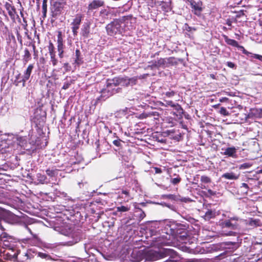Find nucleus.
Here are the masks:
<instances>
[{
  "mask_svg": "<svg viewBox=\"0 0 262 262\" xmlns=\"http://www.w3.org/2000/svg\"><path fill=\"white\" fill-rule=\"evenodd\" d=\"M7 9L8 11L9 15L11 17H14L15 14V9L13 6H11L10 4L7 6Z\"/></svg>",
  "mask_w": 262,
  "mask_h": 262,
  "instance_id": "c85d7f7f",
  "label": "nucleus"
},
{
  "mask_svg": "<svg viewBox=\"0 0 262 262\" xmlns=\"http://www.w3.org/2000/svg\"><path fill=\"white\" fill-rule=\"evenodd\" d=\"M176 112L173 113L174 115H176L178 118H182V115L184 113V110L180 105L178 103H176L173 107H172Z\"/></svg>",
  "mask_w": 262,
  "mask_h": 262,
  "instance_id": "5701e85b",
  "label": "nucleus"
},
{
  "mask_svg": "<svg viewBox=\"0 0 262 262\" xmlns=\"http://www.w3.org/2000/svg\"><path fill=\"white\" fill-rule=\"evenodd\" d=\"M42 10H47V4L45 2L42 3Z\"/></svg>",
  "mask_w": 262,
  "mask_h": 262,
  "instance_id": "0e129e2a",
  "label": "nucleus"
},
{
  "mask_svg": "<svg viewBox=\"0 0 262 262\" xmlns=\"http://www.w3.org/2000/svg\"><path fill=\"white\" fill-rule=\"evenodd\" d=\"M188 2L192 9V11L194 14L198 16L200 15L202 11H203L202 2L201 1L196 2L194 0H190Z\"/></svg>",
  "mask_w": 262,
  "mask_h": 262,
  "instance_id": "9b49d317",
  "label": "nucleus"
},
{
  "mask_svg": "<svg viewBox=\"0 0 262 262\" xmlns=\"http://www.w3.org/2000/svg\"><path fill=\"white\" fill-rule=\"evenodd\" d=\"M63 46L61 32H59L57 35V50L58 52V56L60 58H62L63 57Z\"/></svg>",
  "mask_w": 262,
  "mask_h": 262,
  "instance_id": "dca6fc26",
  "label": "nucleus"
},
{
  "mask_svg": "<svg viewBox=\"0 0 262 262\" xmlns=\"http://www.w3.org/2000/svg\"><path fill=\"white\" fill-rule=\"evenodd\" d=\"M48 48L50 56L52 55H55V53L54 52V47L52 43H50Z\"/></svg>",
  "mask_w": 262,
  "mask_h": 262,
  "instance_id": "e433bc0d",
  "label": "nucleus"
},
{
  "mask_svg": "<svg viewBox=\"0 0 262 262\" xmlns=\"http://www.w3.org/2000/svg\"><path fill=\"white\" fill-rule=\"evenodd\" d=\"M166 233L172 235L174 238L182 243H187L189 240L187 233L188 226L185 224L173 222L170 225H167Z\"/></svg>",
  "mask_w": 262,
  "mask_h": 262,
  "instance_id": "7ed1b4c3",
  "label": "nucleus"
},
{
  "mask_svg": "<svg viewBox=\"0 0 262 262\" xmlns=\"http://www.w3.org/2000/svg\"><path fill=\"white\" fill-rule=\"evenodd\" d=\"M224 39L225 42L229 45L232 46L233 47H237L239 46L238 42L234 39L229 38L226 35H224Z\"/></svg>",
  "mask_w": 262,
  "mask_h": 262,
  "instance_id": "a878e982",
  "label": "nucleus"
},
{
  "mask_svg": "<svg viewBox=\"0 0 262 262\" xmlns=\"http://www.w3.org/2000/svg\"><path fill=\"white\" fill-rule=\"evenodd\" d=\"M90 22H87L83 24L81 29L82 34L84 37H88L90 33Z\"/></svg>",
  "mask_w": 262,
  "mask_h": 262,
  "instance_id": "b1692460",
  "label": "nucleus"
},
{
  "mask_svg": "<svg viewBox=\"0 0 262 262\" xmlns=\"http://www.w3.org/2000/svg\"><path fill=\"white\" fill-rule=\"evenodd\" d=\"M227 218V220L221 223L223 228H227L233 230L240 228V224L242 222V219L237 216H228Z\"/></svg>",
  "mask_w": 262,
  "mask_h": 262,
  "instance_id": "6e6552de",
  "label": "nucleus"
},
{
  "mask_svg": "<svg viewBox=\"0 0 262 262\" xmlns=\"http://www.w3.org/2000/svg\"><path fill=\"white\" fill-rule=\"evenodd\" d=\"M24 52V60L25 62H27L31 58V54L27 49H25Z\"/></svg>",
  "mask_w": 262,
  "mask_h": 262,
  "instance_id": "2f4dec72",
  "label": "nucleus"
},
{
  "mask_svg": "<svg viewBox=\"0 0 262 262\" xmlns=\"http://www.w3.org/2000/svg\"><path fill=\"white\" fill-rule=\"evenodd\" d=\"M239 50H241L242 51L243 53L245 54V55H249V54H251V53L249 52L248 51H247V50H246L244 48V47L242 46H240L239 45V46L237 48Z\"/></svg>",
  "mask_w": 262,
  "mask_h": 262,
  "instance_id": "79ce46f5",
  "label": "nucleus"
},
{
  "mask_svg": "<svg viewBox=\"0 0 262 262\" xmlns=\"http://www.w3.org/2000/svg\"><path fill=\"white\" fill-rule=\"evenodd\" d=\"M201 181L204 183H209L211 182V179L207 176H202L201 177Z\"/></svg>",
  "mask_w": 262,
  "mask_h": 262,
  "instance_id": "72a5a7b5",
  "label": "nucleus"
},
{
  "mask_svg": "<svg viewBox=\"0 0 262 262\" xmlns=\"http://www.w3.org/2000/svg\"><path fill=\"white\" fill-rule=\"evenodd\" d=\"M17 37L18 40L21 43V42H22L21 36L20 35V34L18 33H17Z\"/></svg>",
  "mask_w": 262,
  "mask_h": 262,
  "instance_id": "69168bd1",
  "label": "nucleus"
},
{
  "mask_svg": "<svg viewBox=\"0 0 262 262\" xmlns=\"http://www.w3.org/2000/svg\"><path fill=\"white\" fill-rule=\"evenodd\" d=\"M172 58H160L157 60L158 68H165L168 67L169 64L172 62Z\"/></svg>",
  "mask_w": 262,
  "mask_h": 262,
  "instance_id": "a211bd4d",
  "label": "nucleus"
},
{
  "mask_svg": "<svg viewBox=\"0 0 262 262\" xmlns=\"http://www.w3.org/2000/svg\"><path fill=\"white\" fill-rule=\"evenodd\" d=\"M66 5L57 3H51V10L52 16L57 18L60 15L62 14L64 11V8Z\"/></svg>",
  "mask_w": 262,
  "mask_h": 262,
  "instance_id": "9d476101",
  "label": "nucleus"
},
{
  "mask_svg": "<svg viewBox=\"0 0 262 262\" xmlns=\"http://www.w3.org/2000/svg\"><path fill=\"white\" fill-rule=\"evenodd\" d=\"M136 216L139 218L140 221L143 220L145 216V213L141 209L137 210L136 211Z\"/></svg>",
  "mask_w": 262,
  "mask_h": 262,
  "instance_id": "7c9ffc66",
  "label": "nucleus"
},
{
  "mask_svg": "<svg viewBox=\"0 0 262 262\" xmlns=\"http://www.w3.org/2000/svg\"><path fill=\"white\" fill-rule=\"evenodd\" d=\"M72 83V81H71L70 82H64L63 85V86H62V89H63V90L68 89L70 87V86L71 85Z\"/></svg>",
  "mask_w": 262,
  "mask_h": 262,
  "instance_id": "de8ad7c7",
  "label": "nucleus"
},
{
  "mask_svg": "<svg viewBox=\"0 0 262 262\" xmlns=\"http://www.w3.org/2000/svg\"><path fill=\"white\" fill-rule=\"evenodd\" d=\"M228 100V99L226 97H223L220 99L221 102H225L227 101Z\"/></svg>",
  "mask_w": 262,
  "mask_h": 262,
  "instance_id": "774afa93",
  "label": "nucleus"
},
{
  "mask_svg": "<svg viewBox=\"0 0 262 262\" xmlns=\"http://www.w3.org/2000/svg\"><path fill=\"white\" fill-rule=\"evenodd\" d=\"M259 222L258 220H251L249 221V225L251 226L256 227L259 226Z\"/></svg>",
  "mask_w": 262,
  "mask_h": 262,
  "instance_id": "58836bf2",
  "label": "nucleus"
},
{
  "mask_svg": "<svg viewBox=\"0 0 262 262\" xmlns=\"http://www.w3.org/2000/svg\"><path fill=\"white\" fill-rule=\"evenodd\" d=\"M176 104L175 103L173 102L172 101H165V103H162L161 105L163 106L167 107L168 106H170L171 107H173Z\"/></svg>",
  "mask_w": 262,
  "mask_h": 262,
  "instance_id": "4c0bfd02",
  "label": "nucleus"
},
{
  "mask_svg": "<svg viewBox=\"0 0 262 262\" xmlns=\"http://www.w3.org/2000/svg\"><path fill=\"white\" fill-rule=\"evenodd\" d=\"M220 213V211H216L215 210L207 209L204 215V219L206 221H209L211 219L215 218L217 215Z\"/></svg>",
  "mask_w": 262,
  "mask_h": 262,
  "instance_id": "f3484780",
  "label": "nucleus"
},
{
  "mask_svg": "<svg viewBox=\"0 0 262 262\" xmlns=\"http://www.w3.org/2000/svg\"><path fill=\"white\" fill-rule=\"evenodd\" d=\"M185 30L191 32L196 31V29L195 28L190 27L187 25H186Z\"/></svg>",
  "mask_w": 262,
  "mask_h": 262,
  "instance_id": "8fccbe9b",
  "label": "nucleus"
},
{
  "mask_svg": "<svg viewBox=\"0 0 262 262\" xmlns=\"http://www.w3.org/2000/svg\"><path fill=\"white\" fill-rule=\"evenodd\" d=\"M83 63L82 58L81 56V52L79 50L76 49L75 51V55L74 57V61L73 64L75 67L79 66Z\"/></svg>",
  "mask_w": 262,
  "mask_h": 262,
  "instance_id": "4be33fe9",
  "label": "nucleus"
},
{
  "mask_svg": "<svg viewBox=\"0 0 262 262\" xmlns=\"http://www.w3.org/2000/svg\"><path fill=\"white\" fill-rule=\"evenodd\" d=\"M102 256L106 259H108L111 258H113L115 256V255L113 254H108L107 253H101Z\"/></svg>",
  "mask_w": 262,
  "mask_h": 262,
  "instance_id": "49530a36",
  "label": "nucleus"
},
{
  "mask_svg": "<svg viewBox=\"0 0 262 262\" xmlns=\"http://www.w3.org/2000/svg\"><path fill=\"white\" fill-rule=\"evenodd\" d=\"M137 79L135 78H128L127 77H115L113 79L107 80L106 84L109 87L123 86H128L130 85H133L136 84Z\"/></svg>",
  "mask_w": 262,
  "mask_h": 262,
  "instance_id": "0eeeda50",
  "label": "nucleus"
},
{
  "mask_svg": "<svg viewBox=\"0 0 262 262\" xmlns=\"http://www.w3.org/2000/svg\"><path fill=\"white\" fill-rule=\"evenodd\" d=\"M67 0H51V3H59V4H62L63 5H67Z\"/></svg>",
  "mask_w": 262,
  "mask_h": 262,
  "instance_id": "a18cd8bd",
  "label": "nucleus"
},
{
  "mask_svg": "<svg viewBox=\"0 0 262 262\" xmlns=\"http://www.w3.org/2000/svg\"><path fill=\"white\" fill-rule=\"evenodd\" d=\"M116 212H127V211H129L130 209V207H128L127 206H121L117 207L116 208ZM117 214V213H116V214Z\"/></svg>",
  "mask_w": 262,
  "mask_h": 262,
  "instance_id": "c756f323",
  "label": "nucleus"
},
{
  "mask_svg": "<svg viewBox=\"0 0 262 262\" xmlns=\"http://www.w3.org/2000/svg\"><path fill=\"white\" fill-rule=\"evenodd\" d=\"M121 142L122 140L120 139L115 140L113 142V144L117 147H119L121 146Z\"/></svg>",
  "mask_w": 262,
  "mask_h": 262,
  "instance_id": "09e8293b",
  "label": "nucleus"
},
{
  "mask_svg": "<svg viewBox=\"0 0 262 262\" xmlns=\"http://www.w3.org/2000/svg\"><path fill=\"white\" fill-rule=\"evenodd\" d=\"M224 255H226V257H228V256H231V255L230 252L228 251L227 250H226L223 253L220 254L219 255V256L222 258V257H223Z\"/></svg>",
  "mask_w": 262,
  "mask_h": 262,
  "instance_id": "603ef678",
  "label": "nucleus"
},
{
  "mask_svg": "<svg viewBox=\"0 0 262 262\" xmlns=\"http://www.w3.org/2000/svg\"><path fill=\"white\" fill-rule=\"evenodd\" d=\"M104 5V2L101 0H93L88 6L89 10H93L98 9Z\"/></svg>",
  "mask_w": 262,
  "mask_h": 262,
  "instance_id": "aec40b11",
  "label": "nucleus"
},
{
  "mask_svg": "<svg viewBox=\"0 0 262 262\" xmlns=\"http://www.w3.org/2000/svg\"><path fill=\"white\" fill-rule=\"evenodd\" d=\"M114 9H102L100 11V16L103 19H108L115 12Z\"/></svg>",
  "mask_w": 262,
  "mask_h": 262,
  "instance_id": "412c9836",
  "label": "nucleus"
},
{
  "mask_svg": "<svg viewBox=\"0 0 262 262\" xmlns=\"http://www.w3.org/2000/svg\"><path fill=\"white\" fill-rule=\"evenodd\" d=\"M63 68L66 69L67 71H70L71 70V66L68 62L64 63L63 64Z\"/></svg>",
  "mask_w": 262,
  "mask_h": 262,
  "instance_id": "6e6d98bb",
  "label": "nucleus"
},
{
  "mask_svg": "<svg viewBox=\"0 0 262 262\" xmlns=\"http://www.w3.org/2000/svg\"><path fill=\"white\" fill-rule=\"evenodd\" d=\"M18 254L20 258H22V256L27 257V259L31 258L30 252L28 251L21 253L16 249V247H0V257L4 259H14Z\"/></svg>",
  "mask_w": 262,
  "mask_h": 262,
  "instance_id": "39448f33",
  "label": "nucleus"
},
{
  "mask_svg": "<svg viewBox=\"0 0 262 262\" xmlns=\"http://www.w3.org/2000/svg\"><path fill=\"white\" fill-rule=\"evenodd\" d=\"M14 244H41V242L34 236V238H16L9 235L7 233L3 232L0 235V246H14Z\"/></svg>",
  "mask_w": 262,
  "mask_h": 262,
  "instance_id": "20e7f679",
  "label": "nucleus"
},
{
  "mask_svg": "<svg viewBox=\"0 0 262 262\" xmlns=\"http://www.w3.org/2000/svg\"><path fill=\"white\" fill-rule=\"evenodd\" d=\"M253 57L262 61V56L258 54H254Z\"/></svg>",
  "mask_w": 262,
  "mask_h": 262,
  "instance_id": "13d9d810",
  "label": "nucleus"
},
{
  "mask_svg": "<svg viewBox=\"0 0 262 262\" xmlns=\"http://www.w3.org/2000/svg\"><path fill=\"white\" fill-rule=\"evenodd\" d=\"M37 255L38 256L42 258H47L49 259L50 258V256L46 253H42V252H38Z\"/></svg>",
  "mask_w": 262,
  "mask_h": 262,
  "instance_id": "37998d69",
  "label": "nucleus"
},
{
  "mask_svg": "<svg viewBox=\"0 0 262 262\" xmlns=\"http://www.w3.org/2000/svg\"><path fill=\"white\" fill-rule=\"evenodd\" d=\"M155 173H162V170L161 168L158 167L155 168Z\"/></svg>",
  "mask_w": 262,
  "mask_h": 262,
  "instance_id": "052dcab7",
  "label": "nucleus"
},
{
  "mask_svg": "<svg viewBox=\"0 0 262 262\" xmlns=\"http://www.w3.org/2000/svg\"><path fill=\"white\" fill-rule=\"evenodd\" d=\"M207 191H208V193L210 195H214L215 194V192H214L213 191H212V190L210 189H208Z\"/></svg>",
  "mask_w": 262,
  "mask_h": 262,
  "instance_id": "e2e57ef3",
  "label": "nucleus"
},
{
  "mask_svg": "<svg viewBox=\"0 0 262 262\" xmlns=\"http://www.w3.org/2000/svg\"><path fill=\"white\" fill-rule=\"evenodd\" d=\"M51 61L53 66H55L57 63V60L55 58V55H52L51 56Z\"/></svg>",
  "mask_w": 262,
  "mask_h": 262,
  "instance_id": "c03bdc74",
  "label": "nucleus"
},
{
  "mask_svg": "<svg viewBox=\"0 0 262 262\" xmlns=\"http://www.w3.org/2000/svg\"><path fill=\"white\" fill-rule=\"evenodd\" d=\"M181 180V178L179 176H178L177 178H171L170 180V182L173 185H176L179 183Z\"/></svg>",
  "mask_w": 262,
  "mask_h": 262,
  "instance_id": "c9c22d12",
  "label": "nucleus"
},
{
  "mask_svg": "<svg viewBox=\"0 0 262 262\" xmlns=\"http://www.w3.org/2000/svg\"><path fill=\"white\" fill-rule=\"evenodd\" d=\"M220 112L222 115L224 116H228L229 115V112L227 111L226 108L222 107L220 108Z\"/></svg>",
  "mask_w": 262,
  "mask_h": 262,
  "instance_id": "a19ab883",
  "label": "nucleus"
},
{
  "mask_svg": "<svg viewBox=\"0 0 262 262\" xmlns=\"http://www.w3.org/2000/svg\"><path fill=\"white\" fill-rule=\"evenodd\" d=\"M236 151L237 149L235 147H230L225 148L222 154L232 158H236Z\"/></svg>",
  "mask_w": 262,
  "mask_h": 262,
  "instance_id": "6ab92c4d",
  "label": "nucleus"
},
{
  "mask_svg": "<svg viewBox=\"0 0 262 262\" xmlns=\"http://www.w3.org/2000/svg\"><path fill=\"white\" fill-rule=\"evenodd\" d=\"M82 15L81 14H77L75 17L73 19L71 23L72 32L74 36H76L78 33L77 30L79 28V26L81 24L82 20Z\"/></svg>",
  "mask_w": 262,
  "mask_h": 262,
  "instance_id": "ddd939ff",
  "label": "nucleus"
},
{
  "mask_svg": "<svg viewBox=\"0 0 262 262\" xmlns=\"http://www.w3.org/2000/svg\"><path fill=\"white\" fill-rule=\"evenodd\" d=\"M69 230L70 231L69 235L71 236L73 238L72 240L69 241V242L70 243V244H69V246H70L71 245L77 244L81 239L82 237L80 231H78L76 232H73L71 227L69 228ZM67 235H69V234H67Z\"/></svg>",
  "mask_w": 262,
  "mask_h": 262,
  "instance_id": "2eb2a0df",
  "label": "nucleus"
},
{
  "mask_svg": "<svg viewBox=\"0 0 262 262\" xmlns=\"http://www.w3.org/2000/svg\"><path fill=\"white\" fill-rule=\"evenodd\" d=\"M136 18L132 15L123 16L120 19H115L107 24L105 27L107 35L115 36L121 34L124 32V27L128 23L130 24L135 23Z\"/></svg>",
  "mask_w": 262,
  "mask_h": 262,
  "instance_id": "f03ea898",
  "label": "nucleus"
},
{
  "mask_svg": "<svg viewBox=\"0 0 262 262\" xmlns=\"http://www.w3.org/2000/svg\"><path fill=\"white\" fill-rule=\"evenodd\" d=\"M165 205L172 210L174 209V207L172 205L165 204Z\"/></svg>",
  "mask_w": 262,
  "mask_h": 262,
  "instance_id": "338daca9",
  "label": "nucleus"
},
{
  "mask_svg": "<svg viewBox=\"0 0 262 262\" xmlns=\"http://www.w3.org/2000/svg\"><path fill=\"white\" fill-rule=\"evenodd\" d=\"M112 89L114 90H115L116 91V93H119L121 89L120 88L117 87V86H111Z\"/></svg>",
  "mask_w": 262,
  "mask_h": 262,
  "instance_id": "bf43d9fd",
  "label": "nucleus"
},
{
  "mask_svg": "<svg viewBox=\"0 0 262 262\" xmlns=\"http://www.w3.org/2000/svg\"><path fill=\"white\" fill-rule=\"evenodd\" d=\"M226 95L229 96H234L235 94L233 92H224Z\"/></svg>",
  "mask_w": 262,
  "mask_h": 262,
  "instance_id": "680f3d73",
  "label": "nucleus"
},
{
  "mask_svg": "<svg viewBox=\"0 0 262 262\" xmlns=\"http://www.w3.org/2000/svg\"><path fill=\"white\" fill-rule=\"evenodd\" d=\"M34 68V66L32 64H29L25 71L24 73V75L23 76V79L20 80V81H18L17 83H16V81L14 82V84L16 86L18 85V83L20 82H23V85L24 86L25 85L26 82L29 79L31 74L32 73V70Z\"/></svg>",
  "mask_w": 262,
  "mask_h": 262,
  "instance_id": "4468645a",
  "label": "nucleus"
},
{
  "mask_svg": "<svg viewBox=\"0 0 262 262\" xmlns=\"http://www.w3.org/2000/svg\"><path fill=\"white\" fill-rule=\"evenodd\" d=\"M222 177L227 180H237L239 176L238 175H237L233 172H227L224 173L222 176Z\"/></svg>",
  "mask_w": 262,
  "mask_h": 262,
  "instance_id": "393cba45",
  "label": "nucleus"
},
{
  "mask_svg": "<svg viewBox=\"0 0 262 262\" xmlns=\"http://www.w3.org/2000/svg\"><path fill=\"white\" fill-rule=\"evenodd\" d=\"M151 64L149 66L152 69L159 68L158 66L157 61H154L150 62Z\"/></svg>",
  "mask_w": 262,
  "mask_h": 262,
  "instance_id": "5fc2aeb1",
  "label": "nucleus"
},
{
  "mask_svg": "<svg viewBox=\"0 0 262 262\" xmlns=\"http://www.w3.org/2000/svg\"><path fill=\"white\" fill-rule=\"evenodd\" d=\"M164 198L168 199L171 200L178 201L179 196L174 194H166L163 196Z\"/></svg>",
  "mask_w": 262,
  "mask_h": 262,
  "instance_id": "473e14b6",
  "label": "nucleus"
},
{
  "mask_svg": "<svg viewBox=\"0 0 262 262\" xmlns=\"http://www.w3.org/2000/svg\"><path fill=\"white\" fill-rule=\"evenodd\" d=\"M151 247H146L143 250H140L138 247L134 248L131 254L132 260L140 262L145 261H155L169 255L172 250L168 249L160 248L158 250L150 249Z\"/></svg>",
  "mask_w": 262,
  "mask_h": 262,
  "instance_id": "f257e3e1",
  "label": "nucleus"
},
{
  "mask_svg": "<svg viewBox=\"0 0 262 262\" xmlns=\"http://www.w3.org/2000/svg\"><path fill=\"white\" fill-rule=\"evenodd\" d=\"M178 248L185 252H188L191 254H205L208 252H211L212 250V247H194V248H191V247H178Z\"/></svg>",
  "mask_w": 262,
  "mask_h": 262,
  "instance_id": "1a4fd4ad",
  "label": "nucleus"
},
{
  "mask_svg": "<svg viewBox=\"0 0 262 262\" xmlns=\"http://www.w3.org/2000/svg\"><path fill=\"white\" fill-rule=\"evenodd\" d=\"M175 94L176 92L173 91H168L163 93V95H165L168 98L172 97Z\"/></svg>",
  "mask_w": 262,
  "mask_h": 262,
  "instance_id": "ea45409f",
  "label": "nucleus"
},
{
  "mask_svg": "<svg viewBox=\"0 0 262 262\" xmlns=\"http://www.w3.org/2000/svg\"><path fill=\"white\" fill-rule=\"evenodd\" d=\"M146 116H150V117H152V116H157L158 117L159 116V113L157 112H149L148 113V114Z\"/></svg>",
  "mask_w": 262,
  "mask_h": 262,
  "instance_id": "864d4df0",
  "label": "nucleus"
},
{
  "mask_svg": "<svg viewBox=\"0 0 262 262\" xmlns=\"http://www.w3.org/2000/svg\"><path fill=\"white\" fill-rule=\"evenodd\" d=\"M58 170L56 169H50L49 168L46 170V173L50 177H55L57 174Z\"/></svg>",
  "mask_w": 262,
  "mask_h": 262,
  "instance_id": "cd10ccee",
  "label": "nucleus"
},
{
  "mask_svg": "<svg viewBox=\"0 0 262 262\" xmlns=\"http://www.w3.org/2000/svg\"><path fill=\"white\" fill-rule=\"evenodd\" d=\"M101 95L98 98V100L100 101H104L110 97L112 96L115 94H116V91L112 89V88L109 87L106 84V87L103 89L101 91Z\"/></svg>",
  "mask_w": 262,
  "mask_h": 262,
  "instance_id": "f8f14e48",
  "label": "nucleus"
},
{
  "mask_svg": "<svg viewBox=\"0 0 262 262\" xmlns=\"http://www.w3.org/2000/svg\"><path fill=\"white\" fill-rule=\"evenodd\" d=\"M258 114L260 117H262V108L259 109L253 110L252 111L249 113L247 118H252L255 114Z\"/></svg>",
  "mask_w": 262,
  "mask_h": 262,
  "instance_id": "bb28decb",
  "label": "nucleus"
},
{
  "mask_svg": "<svg viewBox=\"0 0 262 262\" xmlns=\"http://www.w3.org/2000/svg\"><path fill=\"white\" fill-rule=\"evenodd\" d=\"M227 65L228 67L230 68H234L235 66L234 63L230 61H228L227 62Z\"/></svg>",
  "mask_w": 262,
  "mask_h": 262,
  "instance_id": "4d7b16f0",
  "label": "nucleus"
},
{
  "mask_svg": "<svg viewBox=\"0 0 262 262\" xmlns=\"http://www.w3.org/2000/svg\"><path fill=\"white\" fill-rule=\"evenodd\" d=\"M252 166V164L249 163H244L241 164L239 166L240 169H246L250 168Z\"/></svg>",
  "mask_w": 262,
  "mask_h": 262,
  "instance_id": "f704fd0d",
  "label": "nucleus"
},
{
  "mask_svg": "<svg viewBox=\"0 0 262 262\" xmlns=\"http://www.w3.org/2000/svg\"><path fill=\"white\" fill-rule=\"evenodd\" d=\"M18 138L13 134H2L0 131V152L2 154L10 152V145L14 140H18Z\"/></svg>",
  "mask_w": 262,
  "mask_h": 262,
  "instance_id": "423d86ee",
  "label": "nucleus"
},
{
  "mask_svg": "<svg viewBox=\"0 0 262 262\" xmlns=\"http://www.w3.org/2000/svg\"><path fill=\"white\" fill-rule=\"evenodd\" d=\"M178 201H180L181 202H182L187 203V202H191V200L189 198H182L180 199V197H179Z\"/></svg>",
  "mask_w": 262,
  "mask_h": 262,
  "instance_id": "3c124183",
  "label": "nucleus"
}]
</instances>
